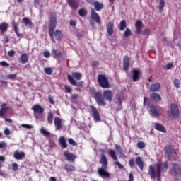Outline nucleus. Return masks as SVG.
I'll return each instance as SVG.
<instances>
[{"label": "nucleus", "instance_id": "nucleus-63", "mask_svg": "<svg viewBox=\"0 0 181 181\" xmlns=\"http://www.w3.org/2000/svg\"><path fill=\"white\" fill-rule=\"evenodd\" d=\"M4 134H5V135H11V131L9 130V129L6 128L4 129Z\"/></svg>", "mask_w": 181, "mask_h": 181}, {"label": "nucleus", "instance_id": "nucleus-35", "mask_svg": "<svg viewBox=\"0 0 181 181\" xmlns=\"http://www.w3.org/2000/svg\"><path fill=\"white\" fill-rule=\"evenodd\" d=\"M12 26L15 30V33L17 35L18 37H21V36H23V34L19 33V28H18V24L15 21L12 23Z\"/></svg>", "mask_w": 181, "mask_h": 181}, {"label": "nucleus", "instance_id": "nucleus-5", "mask_svg": "<svg viewBox=\"0 0 181 181\" xmlns=\"http://www.w3.org/2000/svg\"><path fill=\"white\" fill-rule=\"evenodd\" d=\"M169 168V162L165 161L163 163H158L156 164V177L157 179H160L162 172L165 173Z\"/></svg>", "mask_w": 181, "mask_h": 181}, {"label": "nucleus", "instance_id": "nucleus-50", "mask_svg": "<svg viewBox=\"0 0 181 181\" xmlns=\"http://www.w3.org/2000/svg\"><path fill=\"white\" fill-rule=\"evenodd\" d=\"M11 169L13 172H16V170H18V163H13L11 164Z\"/></svg>", "mask_w": 181, "mask_h": 181}, {"label": "nucleus", "instance_id": "nucleus-36", "mask_svg": "<svg viewBox=\"0 0 181 181\" xmlns=\"http://www.w3.org/2000/svg\"><path fill=\"white\" fill-rule=\"evenodd\" d=\"M8 28H9V24L8 23L3 22L0 24V32L4 33L8 30Z\"/></svg>", "mask_w": 181, "mask_h": 181}, {"label": "nucleus", "instance_id": "nucleus-31", "mask_svg": "<svg viewBox=\"0 0 181 181\" xmlns=\"http://www.w3.org/2000/svg\"><path fill=\"white\" fill-rule=\"evenodd\" d=\"M136 163L139 166L140 170H144V160L140 156L136 158Z\"/></svg>", "mask_w": 181, "mask_h": 181}, {"label": "nucleus", "instance_id": "nucleus-22", "mask_svg": "<svg viewBox=\"0 0 181 181\" xmlns=\"http://www.w3.org/2000/svg\"><path fill=\"white\" fill-rule=\"evenodd\" d=\"M71 8L76 11L78 8V1L77 0H66Z\"/></svg>", "mask_w": 181, "mask_h": 181}, {"label": "nucleus", "instance_id": "nucleus-49", "mask_svg": "<svg viewBox=\"0 0 181 181\" xmlns=\"http://www.w3.org/2000/svg\"><path fill=\"white\" fill-rule=\"evenodd\" d=\"M174 86H175L176 88H180V81L179 79H174Z\"/></svg>", "mask_w": 181, "mask_h": 181}, {"label": "nucleus", "instance_id": "nucleus-42", "mask_svg": "<svg viewBox=\"0 0 181 181\" xmlns=\"http://www.w3.org/2000/svg\"><path fill=\"white\" fill-rule=\"evenodd\" d=\"M165 0H160L159 1L158 9H159L160 12L163 11V8H165Z\"/></svg>", "mask_w": 181, "mask_h": 181}, {"label": "nucleus", "instance_id": "nucleus-40", "mask_svg": "<svg viewBox=\"0 0 181 181\" xmlns=\"http://www.w3.org/2000/svg\"><path fill=\"white\" fill-rule=\"evenodd\" d=\"M88 13V11L84 8H80L78 10V15L79 16H81L82 18H84V16H87V14Z\"/></svg>", "mask_w": 181, "mask_h": 181}, {"label": "nucleus", "instance_id": "nucleus-33", "mask_svg": "<svg viewBox=\"0 0 181 181\" xmlns=\"http://www.w3.org/2000/svg\"><path fill=\"white\" fill-rule=\"evenodd\" d=\"M64 169L67 172H76V166L72 164H66Z\"/></svg>", "mask_w": 181, "mask_h": 181}, {"label": "nucleus", "instance_id": "nucleus-4", "mask_svg": "<svg viewBox=\"0 0 181 181\" xmlns=\"http://www.w3.org/2000/svg\"><path fill=\"white\" fill-rule=\"evenodd\" d=\"M179 107L175 103L170 105V110L168 112V117L171 121L179 119Z\"/></svg>", "mask_w": 181, "mask_h": 181}, {"label": "nucleus", "instance_id": "nucleus-21", "mask_svg": "<svg viewBox=\"0 0 181 181\" xmlns=\"http://www.w3.org/2000/svg\"><path fill=\"white\" fill-rule=\"evenodd\" d=\"M142 73L138 69L133 70V76H132V81H139V78H141Z\"/></svg>", "mask_w": 181, "mask_h": 181}, {"label": "nucleus", "instance_id": "nucleus-16", "mask_svg": "<svg viewBox=\"0 0 181 181\" xmlns=\"http://www.w3.org/2000/svg\"><path fill=\"white\" fill-rule=\"evenodd\" d=\"M129 57H128V55H125L123 58V69L125 70V71H128V70H129Z\"/></svg>", "mask_w": 181, "mask_h": 181}, {"label": "nucleus", "instance_id": "nucleus-27", "mask_svg": "<svg viewBox=\"0 0 181 181\" xmlns=\"http://www.w3.org/2000/svg\"><path fill=\"white\" fill-rule=\"evenodd\" d=\"M52 54L54 59H60V57H63V52L59 51L57 49H52Z\"/></svg>", "mask_w": 181, "mask_h": 181}, {"label": "nucleus", "instance_id": "nucleus-18", "mask_svg": "<svg viewBox=\"0 0 181 181\" xmlns=\"http://www.w3.org/2000/svg\"><path fill=\"white\" fill-rule=\"evenodd\" d=\"M150 113L152 117H160V114L159 113V111L158 110V107L155 106L154 105H151L150 106Z\"/></svg>", "mask_w": 181, "mask_h": 181}, {"label": "nucleus", "instance_id": "nucleus-23", "mask_svg": "<svg viewBox=\"0 0 181 181\" xmlns=\"http://www.w3.org/2000/svg\"><path fill=\"white\" fill-rule=\"evenodd\" d=\"M25 156V152L23 151L19 152V151H16L13 153V158L17 160H21Z\"/></svg>", "mask_w": 181, "mask_h": 181}, {"label": "nucleus", "instance_id": "nucleus-14", "mask_svg": "<svg viewBox=\"0 0 181 181\" xmlns=\"http://www.w3.org/2000/svg\"><path fill=\"white\" fill-rule=\"evenodd\" d=\"M90 108L91 110V112L93 114V118L95 121H101V118H100V113L98 110L94 107V105H90Z\"/></svg>", "mask_w": 181, "mask_h": 181}, {"label": "nucleus", "instance_id": "nucleus-38", "mask_svg": "<svg viewBox=\"0 0 181 181\" xmlns=\"http://www.w3.org/2000/svg\"><path fill=\"white\" fill-rule=\"evenodd\" d=\"M71 74H72L71 75V77H73V78H75V80H77V81L81 80L83 77V75L80 72H72Z\"/></svg>", "mask_w": 181, "mask_h": 181}, {"label": "nucleus", "instance_id": "nucleus-9", "mask_svg": "<svg viewBox=\"0 0 181 181\" xmlns=\"http://www.w3.org/2000/svg\"><path fill=\"white\" fill-rule=\"evenodd\" d=\"M170 175L172 176H179L181 175V168L180 165L174 163L173 164V168H170Z\"/></svg>", "mask_w": 181, "mask_h": 181}, {"label": "nucleus", "instance_id": "nucleus-19", "mask_svg": "<svg viewBox=\"0 0 181 181\" xmlns=\"http://www.w3.org/2000/svg\"><path fill=\"white\" fill-rule=\"evenodd\" d=\"M106 28L109 36L112 35V34L114 33V22L109 21L106 25Z\"/></svg>", "mask_w": 181, "mask_h": 181}, {"label": "nucleus", "instance_id": "nucleus-64", "mask_svg": "<svg viewBox=\"0 0 181 181\" xmlns=\"http://www.w3.org/2000/svg\"><path fill=\"white\" fill-rule=\"evenodd\" d=\"M129 181H134V175L132 173L129 175Z\"/></svg>", "mask_w": 181, "mask_h": 181}, {"label": "nucleus", "instance_id": "nucleus-2", "mask_svg": "<svg viewBox=\"0 0 181 181\" xmlns=\"http://www.w3.org/2000/svg\"><path fill=\"white\" fill-rule=\"evenodd\" d=\"M57 25V21L56 18V13H52L49 23L48 33L51 39H53V37L54 36L57 40H62V39H63V33H62L60 30H56L54 32V29H56Z\"/></svg>", "mask_w": 181, "mask_h": 181}, {"label": "nucleus", "instance_id": "nucleus-44", "mask_svg": "<svg viewBox=\"0 0 181 181\" xmlns=\"http://www.w3.org/2000/svg\"><path fill=\"white\" fill-rule=\"evenodd\" d=\"M44 71L46 74H48V76H52V74H53V70L50 67L45 68Z\"/></svg>", "mask_w": 181, "mask_h": 181}, {"label": "nucleus", "instance_id": "nucleus-24", "mask_svg": "<svg viewBox=\"0 0 181 181\" xmlns=\"http://www.w3.org/2000/svg\"><path fill=\"white\" fill-rule=\"evenodd\" d=\"M148 175H150L151 179H156V168L153 165L149 166Z\"/></svg>", "mask_w": 181, "mask_h": 181}, {"label": "nucleus", "instance_id": "nucleus-15", "mask_svg": "<svg viewBox=\"0 0 181 181\" xmlns=\"http://www.w3.org/2000/svg\"><path fill=\"white\" fill-rule=\"evenodd\" d=\"M165 153L168 159V160H172V152H173V146L169 145L164 148Z\"/></svg>", "mask_w": 181, "mask_h": 181}, {"label": "nucleus", "instance_id": "nucleus-34", "mask_svg": "<svg viewBox=\"0 0 181 181\" xmlns=\"http://www.w3.org/2000/svg\"><path fill=\"white\" fill-rule=\"evenodd\" d=\"M155 129L160 132H164L165 134L166 132V128H165V126L162 125L160 123H156Z\"/></svg>", "mask_w": 181, "mask_h": 181}, {"label": "nucleus", "instance_id": "nucleus-28", "mask_svg": "<svg viewBox=\"0 0 181 181\" xmlns=\"http://www.w3.org/2000/svg\"><path fill=\"white\" fill-rule=\"evenodd\" d=\"M20 59L21 60V64H25V63H28V62H29V54H28V53L21 54Z\"/></svg>", "mask_w": 181, "mask_h": 181}, {"label": "nucleus", "instance_id": "nucleus-6", "mask_svg": "<svg viewBox=\"0 0 181 181\" xmlns=\"http://www.w3.org/2000/svg\"><path fill=\"white\" fill-rule=\"evenodd\" d=\"M135 28H136V32L139 35H143V36H149V34L151 33L150 29H145L144 30H142V28H144V23H142V21L138 20L136 21L135 23Z\"/></svg>", "mask_w": 181, "mask_h": 181}, {"label": "nucleus", "instance_id": "nucleus-58", "mask_svg": "<svg viewBox=\"0 0 181 181\" xmlns=\"http://www.w3.org/2000/svg\"><path fill=\"white\" fill-rule=\"evenodd\" d=\"M6 148V143L5 141L0 142V149H4Z\"/></svg>", "mask_w": 181, "mask_h": 181}, {"label": "nucleus", "instance_id": "nucleus-60", "mask_svg": "<svg viewBox=\"0 0 181 181\" xmlns=\"http://www.w3.org/2000/svg\"><path fill=\"white\" fill-rule=\"evenodd\" d=\"M8 54L9 57H13L15 56V51L13 49L8 51Z\"/></svg>", "mask_w": 181, "mask_h": 181}, {"label": "nucleus", "instance_id": "nucleus-47", "mask_svg": "<svg viewBox=\"0 0 181 181\" xmlns=\"http://www.w3.org/2000/svg\"><path fill=\"white\" fill-rule=\"evenodd\" d=\"M41 134H42L45 136H49L50 135V132H49L47 130L45 129H40Z\"/></svg>", "mask_w": 181, "mask_h": 181}, {"label": "nucleus", "instance_id": "nucleus-48", "mask_svg": "<svg viewBox=\"0 0 181 181\" xmlns=\"http://www.w3.org/2000/svg\"><path fill=\"white\" fill-rule=\"evenodd\" d=\"M172 67H173V62H169L164 66V69L165 70H170Z\"/></svg>", "mask_w": 181, "mask_h": 181}, {"label": "nucleus", "instance_id": "nucleus-43", "mask_svg": "<svg viewBox=\"0 0 181 181\" xmlns=\"http://www.w3.org/2000/svg\"><path fill=\"white\" fill-rule=\"evenodd\" d=\"M132 32L131 31V29L127 28L123 34L124 37H129V36H132Z\"/></svg>", "mask_w": 181, "mask_h": 181}, {"label": "nucleus", "instance_id": "nucleus-54", "mask_svg": "<svg viewBox=\"0 0 181 181\" xmlns=\"http://www.w3.org/2000/svg\"><path fill=\"white\" fill-rule=\"evenodd\" d=\"M143 104L144 105H149V104H151V102L149 101V98L144 97Z\"/></svg>", "mask_w": 181, "mask_h": 181}, {"label": "nucleus", "instance_id": "nucleus-62", "mask_svg": "<svg viewBox=\"0 0 181 181\" xmlns=\"http://www.w3.org/2000/svg\"><path fill=\"white\" fill-rule=\"evenodd\" d=\"M48 99L50 104H52V105H54V100H53V97H52L51 95H49Z\"/></svg>", "mask_w": 181, "mask_h": 181}, {"label": "nucleus", "instance_id": "nucleus-46", "mask_svg": "<svg viewBox=\"0 0 181 181\" xmlns=\"http://www.w3.org/2000/svg\"><path fill=\"white\" fill-rule=\"evenodd\" d=\"M137 147L139 149H144L145 148V143L144 141H139L137 143Z\"/></svg>", "mask_w": 181, "mask_h": 181}, {"label": "nucleus", "instance_id": "nucleus-55", "mask_svg": "<svg viewBox=\"0 0 181 181\" xmlns=\"http://www.w3.org/2000/svg\"><path fill=\"white\" fill-rule=\"evenodd\" d=\"M0 66H1V67H9V64L6 61H1L0 62Z\"/></svg>", "mask_w": 181, "mask_h": 181}, {"label": "nucleus", "instance_id": "nucleus-41", "mask_svg": "<svg viewBox=\"0 0 181 181\" xmlns=\"http://www.w3.org/2000/svg\"><path fill=\"white\" fill-rule=\"evenodd\" d=\"M23 22L25 23V26H32L33 23H32V21H30L28 18H23Z\"/></svg>", "mask_w": 181, "mask_h": 181}, {"label": "nucleus", "instance_id": "nucleus-10", "mask_svg": "<svg viewBox=\"0 0 181 181\" xmlns=\"http://www.w3.org/2000/svg\"><path fill=\"white\" fill-rule=\"evenodd\" d=\"M90 18L93 21H95L98 25H101V18H100L98 13L95 12V9H94V8H90Z\"/></svg>", "mask_w": 181, "mask_h": 181}, {"label": "nucleus", "instance_id": "nucleus-30", "mask_svg": "<svg viewBox=\"0 0 181 181\" xmlns=\"http://www.w3.org/2000/svg\"><path fill=\"white\" fill-rule=\"evenodd\" d=\"M116 104L119 106V108L117 110V111H121L122 110V100H121V95L117 94L116 95Z\"/></svg>", "mask_w": 181, "mask_h": 181}, {"label": "nucleus", "instance_id": "nucleus-11", "mask_svg": "<svg viewBox=\"0 0 181 181\" xmlns=\"http://www.w3.org/2000/svg\"><path fill=\"white\" fill-rule=\"evenodd\" d=\"M0 107V118H5L6 114H8V111H9L8 104L3 103Z\"/></svg>", "mask_w": 181, "mask_h": 181}, {"label": "nucleus", "instance_id": "nucleus-53", "mask_svg": "<svg viewBox=\"0 0 181 181\" xmlns=\"http://www.w3.org/2000/svg\"><path fill=\"white\" fill-rule=\"evenodd\" d=\"M68 142H69V145H72V146H76V145H77L76 141L71 138L68 139Z\"/></svg>", "mask_w": 181, "mask_h": 181}, {"label": "nucleus", "instance_id": "nucleus-8", "mask_svg": "<svg viewBox=\"0 0 181 181\" xmlns=\"http://www.w3.org/2000/svg\"><path fill=\"white\" fill-rule=\"evenodd\" d=\"M108 154H109V156H110V158L113 160H115V165H116V166H118L119 169H124V166L122 165V164H121L120 162H117L118 161V157H117V154L115 153V151H114L112 149H110L108 151Z\"/></svg>", "mask_w": 181, "mask_h": 181}, {"label": "nucleus", "instance_id": "nucleus-56", "mask_svg": "<svg viewBox=\"0 0 181 181\" xmlns=\"http://www.w3.org/2000/svg\"><path fill=\"white\" fill-rule=\"evenodd\" d=\"M115 150L117 151V152H118V153H119V152H122V148H121L120 145L116 144L115 146Z\"/></svg>", "mask_w": 181, "mask_h": 181}, {"label": "nucleus", "instance_id": "nucleus-29", "mask_svg": "<svg viewBox=\"0 0 181 181\" xmlns=\"http://www.w3.org/2000/svg\"><path fill=\"white\" fill-rule=\"evenodd\" d=\"M59 143L62 149H66V148H67V142H66V138H64V136H62L59 137Z\"/></svg>", "mask_w": 181, "mask_h": 181}, {"label": "nucleus", "instance_id": "nucleus-57", "mask_svg": "<svg viewBox=\"0 0 181 181\" xmlns=\"http://www.w3.org/2000/svg\"><path fill=\"white\" fill-rule=\"evenodd\" d=\"M43 56L44 57H45L46 59H49V57H50V52L49 51H45L43 52Z\"/></svg>", "mask_w": 181, "mask_h": 181}, {"label": "nucleus", "instance_id": "nucleus-25", "mask_svg": "<svg viewBox=\"0 0 181 181\" xmlns=\"http://www.w3.org/2000/svg\"><path fill=\"white\" fill-rule=\"evenodd\" d=\"M160 90V84L159 83H153L150 86L151 93H156Z\"/></svg>", "mask_w": 181, "mask_h": 181}, {"label": "nucleus", "instance_id": "nucleus-45", "mask_svg": "<svg viewBox=\"0 0 181 181\" xmlns=\"http://www.w3.org/2000/svg\"><path fill=\"white\" fill-rule=\"evenodd\" d=\"M7 78H9V80H16V77H18V75L16 74H9L6 76Z\"/></svg>", "mask_w": 181, "mask_h": 181}, {"label": "nucleus", "instance_id": "nucleus-59", "mask_svg": "<svg viewBox=\"0 0 181 181\" xmlns=\"http://www.w3.org/2000/svg\"><path fill=\"white\" fill-rule=\"evenodd\" d=\"M64 88H65L66 91L68 92L69 94H70V93H71V88H70V86H69V85H65Z\"/></svg>", "mask_w": 181, "mask_h": 181}, {"label": "nucleus", "instance_id": "nucleus-32", "mask_svg": "<svg viewBox=\"0 0 181 181\" xmlns=\"http://www.w3.org/2000/svg\"><path fill=\"white\" fill-rule=\"evenodd\" d=\"M93 6L97 12H100L104 8V4L100 3L99 1H94Z\"/></svg>", "mask_w": 181, "mask_h": 181}, {"label": "nucleus", "instance_id": "nucleus-39", "mask_svg": "<svg viewBox=\"0 0 181 181\" xmlns=\"http://www.w3.org/2000/svg\"><path fill=\"white\" fill-rule=\"evenodd\" d=\"M119 29L122 32L124 31V29H127V21L126 20H122V21H120Z\"/></svg>", "mask_w": 181, "mask_h": 181}, {"label": "nucleus", "instance_id": "nucleus-52", "mask_svg": "<svg viewBox=\"0 0 181 181\" xmlns=\"http://www.w3.org/2000/svg\"><path fill=\"white\" fill-rule=\"evenodd\" d=\"M129 165L130 166V168H133L135 167V160L133 158H131L129 160Z\"/></svg>", "mask_w": 181, "mask_h": 181}, {"label": "nucleus", "instance_id": "nucleus-37", "mask_svg": "<svg viewBox=\"0 0 181 181\" xmlns=\"http://www.w3.org/2000/svg\"><path fill=\"white\" fill-rule=\"evenodd\" d=\"M54 119V114L52 112H49L47 116V121L48 124H53Z\"/></svg>", "mask_w": 181, "mask_h": 181}, {"label": "nucleus", "instance_id": "nucleus-61", "mask_svg": "<svg viewBox=\"0 0 181 181\" xmlns=\"http://www.w3.org/2000/svg\"><path fill=\"white\" fill-rule=\"evenodd\" d=\"M69 24L71 26H76V25H77V22L74 20H70Z\"/></svg>", "mask_w": 181, "mask_h": 181}, {"label": "nucleus", "instance_id": "nucleus-51", "mask_svg": "<svg viewBox=\"0 0 181 181\" xmlns=\"http://www.w3.org/2000/svg\"><path fill=\"white\" fill-rule=\"evenodd\" d=\"M21 127L22 128H25L26 129H32V128H33V126L28 124H22Z\"/></svg>", "mask_w": 181, "mask_h": 181}, {"label": "nucleus", "instance_id": "nucleus-17", "mask_svg": "<svg viewBox=\"0 0 181 181\" xmlns=\"http://www.w3.org/2000/svg\"><path fill=\"white\" fill-rule=\"evenodd\" d=\"M35 114H43L45 112V108L42 107L40 105H34L32 107Z\"/></svg>", "mask_w": 181, "mask_h": 181}, {"label": "nucleus", "instance_id": "nucleus-1", "mask_svg": "<svg viewBox=\"0 0 181 181\" xmlns=\"http://www.w3.org/2000/svg\"><path fill=\"white\" fill-rule=\"evenodd\" d=\"M92 96L93 97L94 100H95L98 105L100 107H105V100L109 103L112 101V98L114 97V94L112 93V90H105L103 91V93L101 92H92Z\"/></svg>", "mask_w": 181, "mask_h": 181}, {"label": "nucleus", "instance_id": "nucleus-3", "mask_svg": "<svg viewBox=\"0 0 181 181\" xmlns=\"http://www.w3.org/2000/svg\"><path fill=\"white\" fill-rule=\"evenodd\" d=\"M100 163L102 166L98 168L99 176L103 179H110L111 177V174L108 172V160H107L105 154H100Z\"/></svg>", "mask_w": 181, "mask_h": 181}, {"label": "nucleus", "instance_id": "nucleus-26", "mask_svg": "<svg viewBox=\"0 0 181 181\" xmlns=\"http://www.w3.org/2000/svg\"><path fill=\"white\" fill-rule=\"evenodd\" d=\"M150 98L152 100V101H154L155 103H159L160 100H162V98H160V95L156 93H153L150 95Z\"/></svg>", "mask_w": 181, "mask_h": 181}, {"label": "nucleus", "instance_id": "nucleus-20", "mask_svg": "<svg viewBox=\"0 0 181 181\" xmlns=\"http://www.w3.org/2000/svg\"><path fill=\"white\" fill-rule=\"evenodd\" d=\"M62 119L59 117H54V126L57 131H60L62 129Z\"/></svg>", "mask_w": 181, "mask_h": 181}, {"label": "nucleus", "instance_id": "nucleus-7", "mask_svg": "<svg viewBox=\"0 0 181 181\" xmlns=\"http://www.w3.org/2000/svg\"><path fill=\"white\" fill-rule=\"evenodd\" d=\"M98 83L102 88H110V82H108V78L104 74L98 76Z\"/></svg>", "mask_w": 181, "mask_h": 181}, {"label": "nucleus", "instance_id": "nucleus-12", "mask_svg": "<svg viewBox=\"0 0 181 181\" xmlns=\"http://www.w3.org/2000/svg\"><path fill=\"white\" fill-rule=\"evenodd\" d=\"M67 78L72 86H75L76 87H78V88H83V81L77 82L70 74L67 75Z\"/></svg>", "mask_w": 181, "mask_h": 181}, {"label": "nucleus", "instance_id": "nucleus-13", "mask_svg": "<svg viewBox=\"0 0 181 181\" xmlns=\"http://www.w3.org/2000/svg\"><path fill=\"white\" fill-rule=\"evenodd\" d=\"M64 156L66 160L72 163L74 162V160H76V158H77L74 153H70L68 151L64 152Z\"/></svg>", "mask_w": 181, "mask_h": 181}]
</instances>
